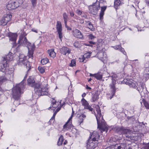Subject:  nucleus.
Instances as JSON below:
<instances>
[{"mask_svg":"<svg viewBox=\"0 0 149 149\" xmlns=\"http://www.w3.org/2000/svg\"><path fill=\"white\" fill-rule=\"evenodd\" d=\"M32 87L34 88L35 93L39 96L44 95H48V88L46 86H44L42 83H35Z\"/></svg>","mask_w":149,"mask_h":149,"instance_id":"nucleus-1","label":"nucleus"},{"mask_svg":"<svg viewBox=\"0 0 149 149\" xmlns=\"http://www.w3.org/2000/svg\"><path fill=\"white\" fill-rule=\"evenodd\" d=\"M27 75L24 77V80L19 84H17L12 90V97L15 100H18L20 97L21 91L23 90L24 88V80L26 78Z\"/></svg>","mask_w":149,"mask_h":149,"instance_id":"nucleus-2","label":"nucleus"},{"mask_svg":"<svg viewBox=\"0 0 149 149\" xmlns=\"http://www.w3.org/2000/svg\"><path fill=\"white\" fill-rule=\"evenodd\" d=\"M96 109L97 113L95 116L97 122V128L101 131H106L107 132L108 131V128L105 124H103L102 121H101V123L100 122V118L102 120H104L103 119V117L102 116L100 108L98 105L96 107Z\"/></svg>","mask_w":149,"mask_h":149,"instance_id":"nucleus-3","label":"nucleus"},{"mask_svg":"<svg viewBox=\"0 0 149 149\" xmlns=\"http://www.w3.org/2000/svg\"><path fill=\"white\" fill-rule=\"evenodd\" d=\"M23 3L22 0H10L6 5V8L9 10L15 9L19 7Z\"/></svg>","mask_w":149,"mask_h":149,"instance_id":"nucleus-4","label":"nucleus"},{"mask_svg":"<svg viewBox=\"0 0 149 149\" xmlns=\"http://www.w3.org/2000/svg\"><path fill=\"white\" fill-rule=\"evenodd\" d=\"M114 130L115 132L119 134H122L124 135L126 137L129 138L131 137L132 132L130 130L118 127H115Z\"/></svg>","mask_w":149,"mask_h":149,"instance_id":"nucleus-5","label":"nucleus"},{"mask_svg":"<svg viewBox=\"0 0 149 149\" xmlns=\"http://www.w3.org/2000/svg\"><path fill=\"white\" fill-rule=\"evenodd\" d=\"M13 58V54L11 52L8 54L5 57H3L0 64L2 65H7L9 64V63L12 61Z\"/></svg>","mask_w":149,"mask_h":149,"instance_id":"nucleus-6","label":"nucleus"},{"mask_svg":"<svg viewBox=\"0 0 149 149\" xmlns=\"http://www.w3.org/2000/svg\"><path fill=\"white\" fill-rule=\"evenodd\" d=\"M26 35V34L24 32H23L22 34H21L18 41L19 45L26 47L28 43H29L25 37Z\"/></svg>","mask_w":149,"mask_h":149,"instance_id":"nucleus-7","label":"nucleus"},{"mask_svg":"<svg viewBox=\"0 0 149 149\" xmlns=\"http://www.w3.org/2000/svg\"><path fill=\"white\" fill-rule=\"evenodd\" d=\"M12 15L10 13L8 12L4 14L1 20V25L3 26L6 25L11 19Z\"/></svg>","mask_w":149,"mask_h":149,"instance_id":"nucleus-8","label":"nucleus"},{"mask_svg":"<svg viewBox=\"0 0 149 149\" xmlns=\"http://www.w3.org/2000/svg\"><path fill=\"white\" fill-rule=\"evenodd\" d=\"M28 49V56L29 58L33 59V51L35 50L36 46L34 44H31L29 42L26 46Z\"/></svg>","mask_w":149,"mask_h":149,"instance_id":"nucleus-9","label":"nucleus"},{"mask_svg":"<svg viewBox=\"0 0 149 149\" xmlns=\"http://www.w3.org/2000/svg\"><path fill=\"white\" fill-rule=\"evenodd\" d=\"M98 145L97 142H95L92 140H91L90 139L87 141L86 143V146L88 149H94Z\"/></svg>","mask_w":149,"mask_h":149,"instance_id":"nucleus-10","label":"nucleus"},{"mask_svg":"<svg viewBox=\"0 0 149 149\" xmlns=\"http://www.w3.org/2000/svg\"><path fill=\"white\" fill-rule=\"evenodd\" d=\"M92 52H89L85 53L81 58H79V61L81 62L85 63L90 58Z\"/></svg>","mask_w":149,"mask_h":149,"instance_id":"nucleus-11","label":"nucleus"},{"mask_svg":"<svg viewBox=\"0 0 149 149\" xmlns=\"http://www.w3.org/2000/svg\"><path fill=\"white\" fill-rule=\"evenodd\" d=\"M56 28L58 34L59 38L61 40V39L63 38V35L62 33V26L61 22L59 21L57 22V23L56 25Z\"/></svg>","mask_w":149,"mask_h":149,"instance_id":"nucleus-12","label":"nucleus"},{"mask_svg":"<svg viewBox=\"0 0 149 149\" xmlns=\"http://www.w3.org/2000/svg\"><path fill=\"white\" fill-rule=\"evenodd\" d=\"M73 35L75 37L80 39L84 38L82 34L79 30L76 29L73 31Z\"/></svg>","mask_w":149,"mask_h":149,"instance_id":"nucleus-13","label":"nucleus"},{"mask_svg":"<svg viewBox=\"0 0 149 149\" xmlns=\"http://www.w3.org/2000/svg\"><path fill=\"white\" fill-rule=\"evenodd\" d=\"M82 104L84 106V108L86 109H88L90 111H92L93 110V108L90 106L88 102L84 98H83L81 100Z\"/></svg>","mask_w":149,"mask_h":149,"instance_id":"nucleus-14","label":"nucleus"},{"mask_svg":"<svg viewBox=\"0 0 149 149\" xmlns=\"http://www.w3.org/2000/svg\"><path fill=\"white\" fill-rule=\"evenodd\" d=\"M72 127V121H70V120H68L63 125V130L64 131L68 130L69 129H70Z\"/></svg>","mask_w":149,"mask_h":149,"instance_id":"nucleus-15","label":"nucleus"},{"mask_svg":"<svg viewBox=\"0 0 149 149\" xmlns=\"http://www.w3.org/2000/svg\"><path fill=\"white\" fill-rule=\"evenodd\" d=\"M116 81H113L112 84H110V86L111 87V93L112 94V96H110V99H111L114 95L116 91V88L115 87Z\"/></svg>","mask_w":149,"mask_h":149,"instance_id":"nucleus-16","label":"nucleus"},{"mask_svg":"<svg viewBox=\"0 0 149 149\" xmlns=\"http://www.w3.org/2000/svg\"><path fill=\"white\" fill-rule=\"evenodd\" d=\"M100 139V135L97 132H93L91 135L90 139H92V140L95 142L96 141H97Z\"/></svg>","mask_w":149,"mask_h":149,"instance_id":"nucleus-17","label":"nucleus"},{"mask_svg":"<svg viewBox=\"0 0 149 149\" xmlns=\"http://www.w3.org/2000/svg\"><path fill=\"white\" fill-rule=\"evenodd\" d=\"M97 55L98 58L102 61L105 60L107 58L106 53L103 52H98Z\"/></svg>","mask_w":149,"mask_h":149,"instance_id":"nucleus-18","label":"nucleus"},{"mask_svg":"<svg viewBox=\"0 0 149 149\" xmlns=\"http://www.w3.org/2000/svg\"><path fill=\"white\" fill-rule=\"evenodd\" d=\"M21 57H24V55H22L19 56V63L18 65H27V61L24 58H21Z\"/></svg>","mask_w":149,"mask_h":149,"instance_id":"nucleus-19","label":"nucleus"},{"mask_svg":"<svg viewBox=\"0 0 149 149\" xmlns=\"http://www.w3.org/2000/svg\"><path fill=\"white\" fill-rule=\"evenodd\" d=\"M61 53L64 55H65L67 54H69L70 53L71 50L68 48L63 47L60 49Z\"/></svg>","mask_w":149,"mask_h":149,"instance_id":"nucleus-20","label":"nucleus"},{"mask_svg":"<svg viewBox=\"0 0 149 149\" xmlns=\"http://www.w3.org/2000/svg\"><path fill=\"white\" fill-rule=\"evenodd\" d=\"M90 76L91 77H94L97 80H101L102 78V73L101 72H98L94 74H90Z\"/></svg>","mask_w":149,"mask_h":149,"instance_id":"nucleus-21","label":"nucleus"},{"mask_svg":"<svg viewBox=\"0 0 149 149\" xmlns=\"http://www.w3.org/2000/svg\"><path fill=\"white\" fill-rule=\"evenodd\" d=\"M123 3V0H115L114 2V7L116 9H118L119 6L121 5Z\"/></svg>","mask_w":149,"mask_h":149,"instance_id":"nucleus-22","label":"nucleus"},{"mask_svg":"<svg viewBox=\"0 0 149 149\" xmlns=\"http://www.w3.org/2000/svg\"><path fill=\"white\" fill-rule=\"evenodd\" d=\"M107 8L106 6L101 7V12L100 14V20H102L103 19V16L104 14V12Z\"/></svg>","mask_w":149,"mask_h":149,"instance_id":"nucleus-23","label":"nucleus"},{"mask_svg":"<svg viewBox=\"0 0 149 149\" xmlns=\"http://www.w3.org/2000/svg\"><path fill=\"white\" fill-rule=\"evenodd\" d=\"M10 40L15 42L17 39V35L16 33H10L9 35Z\"/></svg>","mask_w":149,"mask_h":149,"instance_id":"nucleus-24","label":"nucleus"},{"mask_svg":"<svg viewBox=\"0 0 149 149\" xmlns=\"http://www.w3.org/2000/svg\"><path fill=\"white\" fill-rule=\"evenodd\" d=\"M47 53L49 54V56L53 58H54L56 56V53L54 51V49H51L48 50L47 51Z\"/></svg>","mask_w":149,"mask_h":149,"instance_id":"nucleus-25","label":"nucleus"},{"mask_svg":"<svg viewBox=\"0 0 149 149\" xmlns=\"http://www.w3.org/2000/svg\"><path fill=\"white\" fill-rule=\"evenodd\" d=\"M27 82L28 85H30L31 87L35 83L34 78L31 77H30L29 78H28Z\"/></svg>","mask_w":149,"mask_h":149,"instance_id":"nucleus-26","label":"nucleus"},{"mask_svg":"<svg viewBox=\"0 0 149 149\" xmlns=\"http://www.w3.org/2000/svg\"><path fill=\"white\" fill-rule=\"evenodd\" d=\"M99 10L97 8H93L92 6H90L89 7V10L90 12L93 15H96L98 12Z\"/></svg>","mask_w":149,"mask_h":149,"instance_id":"nucleus-27","label":"nucleus"},{"mask_svg":"<svg viewBox=\"0 0 149 149\" xmlns=\"http://www.w3.org/2000/svg\"><path fill=\"white\" fill-rule=\"evenodd\" d=\"M86 117V116L84 114H82L79 115L78 116V123H79L80 125L83 122V118H85Z\"/></svg>","mask_w":149,"mask_h":149,"instance_id":"nucleus-28","label":"nucleus"},{"mask_svg":"<svg viewBox=\"0 0 149 149\" xmlns=\"http://www.w3.org/2000/svg\"><path fill=\"white\" fill-rule=\"evenodd\" d=\"M99 98V95L97 92H95L92 95V102H95Z\"/></svg>","mask_w":149,"mask_h":149,"instance_id":"nucleus-29","label":"nucleus"},{"mask_svg":"<svg viewBox=\"0 0 149 149\" xmlns=\"http://www.w3.org/2000/svg\"><path fill=\"white\" fill-rule=\"evenodd\" d=\"M91 6L93 8H97L98 10H99L100 8V2L97 0L96 2L93 3Z\"/></svg>","mask_w":149,"mask_h":149,"instance_id":"nucleus-30","label":"nucleus"},{"mask_svg":"<svg viewBox=\"0 0 149 149\" xmlns=\"http://www.w3.org/2000/svg\"><path fill=\"white\" fill-rule=\"evenodd\" d=\"M64 140V139L63 138V137L62 135H61L60 137L58 139V141L57 144L58 146H60L61 145L63 142V141Z\"/></svg>","mask_w":149,"mask_h":149,"instance_id":"nucleus-31","label":"nucleus"},{"mask_svg":"<svg viewBox=\"0 0 149 149\" xmlns=\"http://www.w3.org/2000/svg\"><path fill=\"white\" fill-rule=\"evenodd\" d=\"M45 66L42 67L41 66H39L38 68V71L41 74H42L45 72Z\"/></svg>","mask_w":149,"mask_h":149,"instance_id":"nucleus-32","label":"nucleus"},{"mask_svg":"<svg viewBox=\"0 0 149 149\" xmlns=\"http://www.w3.org/2000/svg\"><path fill=\"white\" fill-rule=\"evenodd\" d=\"M102 45V41L101 40H98L97 44V49H99L101 47Z\"/></svg>","mask_w":149,"mask_h":149,"instance_id":"nucleus-33","label":"nucleus"},{"mask_svg":"<svg viewBox=\"0 0 149 149\" xmlns=\"http://www.w3.org/2000/svg\"><path fill=\"white\" fill-rule=\"evenodd\" d=\"M127 83H128V85L130 86L135 88H136L137 86H136V83L131 81H129L128 82H127Z\"/></svg>","mask_w":149,"mask_h":149,"instance_id":"nucleus-34","label":"nucleus"},{"mask_svg":"<svg viewBox=\"0 0 149 149\" xmlns=\"http://www.w3.org/2000/svg\"><path fill=\"white\" fill-rule=\"evenodd\" d=\"M49 61V60L47 58H45L41 59V64L44 65L46 64Z\"/></svg>","mask_w":149,"mask_h":149,"instance_id":"nucleus-35","label":"nucleus"},{"mask_svg":"<svg viewBox=\"0 0 149 149\" xmlns=\"http://www.w3.org/2000/svg\"><path fill=\"white\" fill-rule=\"evenodd\" d=\"M9 66H0V70L1 71L4 72L6 71V69Z\"/></svg>","mask_w":149,"mask_h":149,"instance_id":"nucleus-36","label":"nucleus"},{"mask_svg":"<svg viewBox=\"0 0 149 149\" xmlns=\"http://www.w3.org/2000/svg\"><path fill=\"white\" fill-rule=\"evenodd\" d=\"M63 18L64 22H66L68 21V16L66 13H63Z\"/></svg>","mask_w":149,"mask_h":149,"instance_id":"nucleus-37","label":"nucleus"},{"mask_svg":"<svg viewBox=\"0 0 149 149\" xmlns=\"http://www.w3.org/2000/svg\"><path fill=\"white\" fill-rule=\"evenodd\" d=\"M96 43L95 42H93L92 41L88 42V43H87L85 44V45L88 46H90L92 47L93 45H95Z\"/></svg>","mask_w":149,"mask_h":149,"instance_id":"nucleus-38","label":"nucleus"},{"mask_svg":"<svg viewBox=\"0 0 149 149\" xmlns=\"http://www.w3.org/2000/svg\"><path fill=\"white\" fill-rule=\"evenodd\" d=\"M143 101L145 107L146 109H149V104L148 103L143 99Z\"/></svg>","mask_w":149,"mask_h":149,"instance_id":"nucleus-39","label":"nucleus"},{"mask_svg":"<svg viewBox=\"0 0 149 149\" xmlns=\"http://www.w3.org/2000/svg\"><path fill=\"white\" fill-rule=\"evenodd\" d=\"M143 101L145 107L146 109H149V104L148 103L143 99Z\"/></svg>","mask_w":149,"mask_h":149,"instance_id":"nucleus-40","label":"nucleus"},{"mask_svg":"<svg viewBox=\"0 0 149 149\" xmlns=\"http://www.w3.org/2000/svg\"><path fill=\"white\" fill-rule=\"evenodd\" d=\"M74 46L76 48H79L80 46V42L76 41L74 43Z\"/></svg>","mask_w":149,"mask_h":149,"instance_id":"nucleus-41","label":"nucleus"},{"mask_svg":"<svg viewBox=\"0 0 149 149\" xmlns=\"http://www.w3.org/2000/svg\"><path fill=\"white\" fill-rule=\"evenodd\" d=\"M125 145L121 144L120 146L117 147V149H125Z\"/></svg>","mask_w":149,"mask_h":149,"instance_id":"nucleus-42","label":"nucleus"},{"mask_svg":"<svg viewBox=\"0 0 149 149\" xmlns=\"http://www.w3.org/2000/svg\"><path fill=\"white\" fill-rule=\"evenodd\" d=\"M31 2L33 8L35 7L36 3L37 0H30Z\"/></svg>","mask_w":149,"mask_h":149,"instance_id":"nucleus-43","label":"nucleus"},{"mask_svg":"<svg viewBox=\"0 0 149 149\" xmlns=\"http://www.w3.org/2000/svg\"><path fill=\"white\" fill-rule=\"evenodd\" d=\"M82 11L79 9H77L76 11V13L79 15H81L82 14Z\"/></svg>","mask_w":149,"mask_h":149,"instance_id":"nucleus-44","label":"nucleus"},{"mask_svg":"<svg viewBox=\"0 0 149 149\" xmlns=\"http://www.w3.org/2000/svg\"><path fill=\"white\" fill-rule=\"evenodd\" d=\"M53 99V102H52L53 106L54 108H56L57 107V105H56V101L54 99Z\"/></svg>","mask_w":149,"mask_h":149,"instance_id":"nucleus-45","label":"nucleus"},{"mask_svg":"<svg viewBox=\"0 0 149 149\" xmlns=\"http://www.w3.org/2000/svg\"><path fill=\"white\" fill-rule=\"evenodd\" d=\"M127 119L128 120H131L132 121H134L135 120V118L133 116H131V117H127Z\"/></svg>","mask_w":149,"mask_h":149,"instance_id":"nucleus-46","label":"nucleus"},{"mask_svg":"<svg viewBox=\"0 0 149 149\" xmlns=\"http://www.w3.org/2000/svg\"><path fill=\"white\" fill-rule=\"evenodd\" d=\"M143 77L146 78V80H148L149 79V73H144Z\"/></svg>","mask_w":149,"mask_h":149,"instance_id":"nucleus-47","label":"nucleus"},{"mask_svg":"<svg viewBox=\"0 0 149 149\" xmlns=\"http://www.w3.org/2000/svg\"><path fill=\"white\" fill-rule=\"evenodd\" d=\"M76 63L75 60V59H72L71 60L69 65H76Z\"/></svg>","mask_w":149,"mask_h":149,"instance_id":"nucleus-48","label":"nucleus"},{"mask_svg":"<svg viewBox=\"0 0 149 149\" xmlns=\"http://www.w3.org/2000/svg\"><path fill=\"white\" fill-rule=\"evenodd\" d=\"M120 51L124 55L126 54V52H125L124 48H123L121 46L119 49Z\"/></svg>","mask_w":149,"mask_h":149,"instance_id":"nucleus-49","label":"nucleus"},{"mask_svg":"<svg viewBox=\"0 0 149 149\" xmlns=\"http://www.w3.org/2000/svg\"><path fill=\"white\" fill-rule=\"evenodd\" d=\"M144 23L145 25V27H149V22H148L147 20L144 21Z\"/></svg>","mask_w":149,"mask_h":149,"instance_id":"nucleus-50","label":"nucleus"},{"mask_svg":"<svg viewBox=\"0 0 149 149\" xmlns=\"http://www.w3.org/2000/svg\"><path fill=\"white\" fill-rule=\"evenodd\" d=\"M88 28L91 31H93L95 30V28L93 27V24H92L88 27Z\"/></svg>","mask_w":149,"mask_h":149,"instance_id":"nucleus-51","label":"nucleus"},{"mask_svg":"<svg viewBox=\"0 0 149 149\" xmlns=\"http://www.w3.org/2000/svg\"><path fill=\"white\" fill-rule=\"evenodd\" d=\"M144 73H149V67H147L146 68L144 71Z\"/></svg>","mask_w":149,"mask_h":149,"instance_id":"nucleus-52","label":"nucleus"},{"mask_svg":"<svg viewBox=\"0 0 149 149\" xmlns=\"http://www.w3.org/2000/svg\"><path fill=\"white\" fill-rule=\"evenodd\" d=\"M88 37L89 38L91 39H92L95 38V37L92 34H91L88 36Z\"/></svg>","mask_w":149,"mask_h":149,"instance_id":"nucleus-53","label":"nucleus"},{"mask_svg":"<svg viewBox=\"0 0 149 149\" xmlns=\"http://www.w3.org/2000/svg\"><path fill=\"white\" fill-rule=\"evenodd\" d=\"M26 70H27V73H28L29 72V71L31 69V66H26Z\"/></svg>","mask_w":149,"mask_h":149,"instance_id":"nucleus-54","label":"nucleus"},{"mask_svg":"<svg viewBox=\"0 0 149 149\" xmlns=\"http://www.w3.org/2000/svg\"><path fill=\"white\" fill-rule=\"evenodd\" d=\"M119 60H116L115 61L111 63V64H117L119 63Z\"/></svg>","mask_w":149,"mask_h":149,"instance_id":"nucleus-55","label":"nucleus"},{"mask_svg":"<svg viewBox=\"0 0 149 149\" xmlns=\"http://www.w3.org/2000/svg\"><path fill=\"white\" fill-rule=\"evenodd\" d=\"M31 31L35 32L36 33H38V30L37 29H36L35 28H32L31 29Z\"/></svg>","mask_w":149,"mask_h":149,"instance_id":"nucleus-56","label":"nucleus"},{"mask_svg":"<svg viewBox=\"0 0 149 149\" xmlns=\"http://www.w3.org/2000/svg\"><path fill=\"white\" fill-rule=\"evenodd\" d=\"M81 17H84L85 18H87V16L84 13H82V14L80 15Z\"/></svg>","mask_w":149,"mask_h":149,"instance_id":"nucleus-57","label":"nucleus"},{"mask_svg":"<svg viewBox=\"0 0 149 149\" xmlns=\"http://www.w3.org/2000/svg\"><path fill=\"white\" fill-rule=\"evenodd\" d=\"M120 47V45H116L113 47L114 49H115L118 50L119 49Z\"/></svg>","mask_w":149,"mask_h":149,"instance_id":"nucleus-58","label":"nucleus"},{"mask_svg":"<svg viewBox=\"0 0 149 149\" xmlns=\"http://www.w3.org/2000/svg\"><path fill=\"white\" fill-rule=\"evenodd\" d=\"M143 149H149V145L146 144V146L143 147Z\"/></svg>","mask_w":149,"mask_h":149,"instance_id":"nucleus-59","label":"nucleus"},{"mask_svg":"<svg viewBox=\"0 0 149 149\" xmlns=\"http://www.w3.org/2000/svg\"><path fill=\"white\" fill-rule=\"evenodd\" d=\"M144 88V86L143 85H141L140 87V90L141 92L142 91Z\"/></svg>","mask_w":149,"mask_h":149,"instance_id":"nucleus-60","label":"nucleus"},{"mask_svg":"<svg viewBox=\"0 0 149 149\" xmlns=\"http://www.w3.org/2000/svg\"><path fill=\"white\" fill-rule=\"evenodd\" d=\"M64 22V24H65V27L67 28L68 29H69L70 30H71V28H70L69 29V27H68V25H67V21Z\"/></svg>","mask_w":149,"mask_h":149,"instance_id":"nucleus-61","label":"nucleus"},{"mask_svg":"<svg viewBox=\"0 0 149 149\" xmlns=\"http://www.w3.org/2000/svg\"><path fill=\"white\" fill-rule=\"evenodd\" d=\"M79 22L80 23H81V24H82L84 23V21L83 19H79Z\"/></svg>","mask_w":149,"mask_h":149,"instance_id":"nucleus-62","label":"nucleus"},{"mask_svg":"<svg viewBox=\"0 0 149 149\" xmlns=\"http://www.w3.org/2000/svg\"><path fill=\"white\" fill-rule=\"evenodd\" d=\"M70 15L71 17H73L74 16V14L72 11H70Z\"/></svg>","mask_w":149,"mask_h":149,"instance_id":"nucleus-63","label":"nucleus"},{"mask_svg":"<svg viewBox=\"0 0 149 149\" xmlns=\"http://www.w3.org/2000/svg\"><path fill=\"white\" fill-rule=\"evenodd\" d=\"M86 22L87 23L86 25L87 26H89L91 24H92L91 22L89 21Z\"/></svg>","mask_w":149,"mask_h":149,"instance_id":"nucleus-64","label":"nucleus"}]
</instances>
